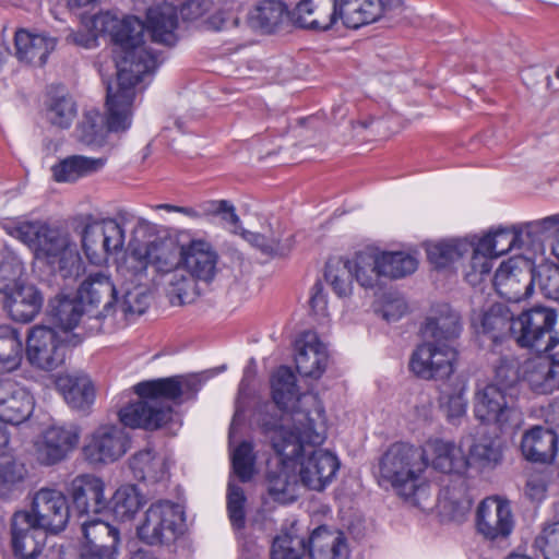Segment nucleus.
<instances>
[{
  "instance_id": "nucleus-54",
  "label": "nucleus",
  "mask_w": 559,
  "mask_h": 559,
  "mask_svg": "<svg viewBox=\"0 0 559 559\" xmlns=\"http://www.w3.org/2000/svg\"><path fill=\"white\" fill-rule=\"evenodd\" d=\"M174 406L162 401L142 400V430L154 431L173 423Z\"/></svg>"
},
{
  "instance_id": "nucleus-34",
  "label": "nucleus",
  "mask_w": 559,
  "mask_h": 559,
  "mask_svg": "<svg viewBox=\"0 0 559 559\" xmlns=\"http://www.w3.org/2000/svg\"><path fill=\"white\" fill-rule=\"evenodd\" d=\"M197 381L183 376H173L142 381V400L182 403V396L190 391H197Z\"/></svg>"
},
{
  "instance_id": "nucleus-13",
  "label": "nucleus",
  "mask_w": 559,
  "mask_h": 559,
  "mask_svg": "<svg viewBox=\"0 0 559 559\" xmlns=\"http://www.w3.org/2000/svg\"><path fill=\"white\" fill-rule=\"evenodd\" d=\"M31 519L48 533L63 531L70 518L67 497L57 489L41 488L35 492L31 510Z\"/></svg>"
},
{
  "instance_id": "nucleus-58",
  "label": "nucleus",
  "mask_w": 559,
  "mask_h": 559,
  "mask_svg": "<svg viewBox=\"0 0 559 559\" xmlns=\"http://www.w3.org/2000/svg\"><path fill=\"white\" fill-rule=\"evenodd\" d=\"M255 454L250 441H241L230 454L233 473L241 483H248L254 475Z\"/></svg>"
},
{
  "instance_id": "nucleus-59",
  "label": "nucleus",
  "mask_w": 559,
  "mask_h": 559,
  "mask_svg": "<svg viewBox=\"0 0 559 559\" xmlns=\"http://www.w3.org/2000/svg\"><path fill=\"white\" fill-rule=\"evenodd\" d=\"M247 497L243 489L231 479L228 481L226 495V508L231 527L242 531L246 527Z\"/></svg>"
},
{
  "instance_id": "nucleus-20",
  "label": "nucleus",
  "mask_w": 559,
  "mask_h": 559,
  "mask_svg": "<svg viewBox=\"0 0 559 559\" xmlns=\"http://www.w3.org/2000/svg\"><path fill=\"white\" fill-rule=\"evenodd\" d=\"M104 490V481L93 475H80L70 483L68 492L79 516L98 515L108 509Z\"/></svg>"
},
{
  "instance_id": "nucleus-56",
  "label": "nucleus",
  "mask_w": 559,
  "mask_h": 559,
  "mask_svg": "<svg viewBox=\"0 0 559 559\" xmlns=\"http://www.w3.org/2000/svg\"><path fill=\"white\" fill-rule=\"evenodd\" d=\"M23 274V264L20 259L11 251L5 250L0 253V293L7 296L24 285L21 280Z\"/></svg>"
},
{
  "instance_id": "nucleus-15",
  "label": "nucleus",
  "mask_w": 559,
  "mask_h": 559,
  "mask_svg": "<svg viewBox=\"0 0 559 559\" xmlns=\"http://www.w3.org/2000/svg\"><path fill=\"white\" fill-rule=\"evenodd\" d=\"M80 432L73 425L47 428L35 443L38 462L50 466L63 461L78 445Z\"/></svg>"
},
{
  "instance_id": "nucleus-21",
  "label": "nucleus",
  "mask_w": 559,
  "mask_h": 559,
  "mask_svg": "<svg viewBox=\"0 0 559 559\" xmlns=\"http://www.w3.org/2000/svg\"><path fill=\"white\" fill-rule=\"evenodd\" d=\"M295 364L298 373L305 378L319 379L328 366V350L316 332L306 331L295 343Z\"/></svg>"
},
{
  "instance_id": "nucleus-8",
  "label": "nucleus",
  "mask_w": 559,
  "mask_h": 559,
  "mask_svg": "<svg viewBox=\"0 0 559 559\" xmlns=\"http://www.w3.org/2000/svg\"><path fill=\"white\" fill-rule=\"evenodd\" d=\"M181 507L169 500H159L145 511L142 520V543L150 546H168L181 534L183 522Z\"/></svg>"
},
{
  "instance_id": "nucleus-12",
  "label": "nucleus",
  "mask_w": 559,
  "mask_h": 559,
  "mask_svg": "<svg viewBox=\"0 0 559 559\" xmlns=\"http://www.w3.org/2000/svg\"><path fill=\"white\" fill-rule=\"evenodd\" d=\"M117 272L123 280V298L120 304L126 321L135 322L140 314V249L130 242L128 248L114 255Z\"/></svg>"
},
{
  "instance_id": "nucleus-48",
  "label": "nucleus",
  "mask_w": 559,
  "mask_h": 559,
  "mask_svg": "<svg viewBox=\"0 0 559 559\" xmlns=\"http://www.w3.org/2000/svg\"><path fill=\"white\" fill-rule=\"evenodd\" d=\"M519 275H522L521 271L516 273L510 262H502L492 280L497 293L508 300L513 301H519L527 297L533 283H531L530 278L523 289L519 288Z\"/></svg>"
},
{
  "instance_id": "nucleus-61",
  "label": "nucleus",
  "mask_w": 559,
  "mask_h": 559,
  "mask_svg": "<svg viewBox=\"0 0 559 559\" xmlns=\"http://www.w3.org/2000/svg\"><path fill=\"white\" fill-rule=\"evenodd\" d=\"M307 554V538L290 534L278 535L274 538L271 559H302Z\"/></svg>"
},
{
  "instance_id": "nucleus-1",
  "label": "nucleus",
  "mask_w": 559,
  "mask_h": 559,
  "mask_svg": "<svg viewBox=\"0 0 559 559\" xmlns=\"http://www.w3.org/2000/svg\"><path fill=\"white\" fill-rule=\"evenodd\" d=\"M96 27L112 33V38L119 46L117 50V83H106V118L98 110L84 112L79 122L76 139L86 145H102L108 132H123L131 126L132 105L136 95L135 87L140 82L139 71V38L122 35L117 27L126 29L111 16L105 14L96 19Z\"/></svg>"
},
{
  "instance_id": "nucleus-49",
  "label": "nucleus",
  "mask_w": 559,
  "mask_h": 559,
  "mask_svg": "<svg viewBox=\"0 0 559 559\" xmlns=\"http://www.w3.org/2000/svg\"><path fill=\"white\" fill-rule=\"evenodd\" d=\"M354 278L364 288H374L384 274L380 254L373 251H360L352 261Z\"/></svg>"
},
{
  "instance_id": "nucleus-63",
  "label": "nucleus",
  "mask_w": 559,
  "mask_h": 559,
  "mask_svg": "<svg viewBox=\"0 0 559 559\" xmlns=\"http://www.w3.org/2000/svg\"><path fill=\"white\" fill-rule=\"evenodd\" d=\"M520 381L519 361L513 356L500 357L496 368L495 377L489 385H498L503 391L516 396Z\"/></svg>"
},
{
  "instance_id": "nucleus-64",
  "label": "nucleus",
  "mask_w": 559,
  "mask_h": 559,
  "mask_svg": "<svg viewBox=\"0 0 559 559\" xmlns=\"http://www.w3.org/2000/svg\"><path fill=\"white\" fill-rule=\"evenodd\" d=\"M548 374L544 358L539 357L526 364L524 380L536 394H551L555 392V386Z\"/></svg>"
},
{
  "instance_id": "nucleus-46",
  "label": "nucleus",
  "mask_w": 559,
  "mask_h": 559,
  "mask_svg": "<svg viewBox=\"0 0 559 559\" xmlns=\"http://www.w3.org/2000/svg\"><path fill=\"white\" fill-rule=\"evenodd\" d=\"M443 508L454 521H462L471 511L473 497L471 496L466 480L461 476L453 480L441 491Z\"/></svg>"
},
{
  "instance_id": "nucleus-16",
  "label": "nucleus",
  "mask_w": 559,
  "mask_h": 559,
  "mask_svg": "<svg viewBox=\"0 0 559 559\" xmlns=\"http://www.w3.org/2000/svg\"><path fill=\"white\" fill-rule=\"evenodd\" d=\"M178 26L177 7L164 1L146 10L145 20H142V34L145 32L153 43L171 48L179 40Z\"/></svg>"
},
{
  "instance_id": "nucleus-26",
  "label": "nucleus",
  "mask_w": 559,
  "mask_h": 559,
  "mask_svg": "<svg viewBox=\"0 0 559 559\" xmlns=\"http://www.w3.org/2000/svg\"><path fill=\"white\" fill-rule=\"evenodd\" d=\"M109 15L114 20H117L118 22H121V24L126 25V29L122 27H117L118 31H121L120 33L122 35L138 37L140 39V32L136 31V27L140 26V19L135 15H122L119 16L110 11L100 12L98 14H95L92 19V31H70L69 34L66 36V41L71 45H75L85 49H92L97 47L98 45V35H108L110 37V41L114 45V58L115 63L117 64V50L119 46L112 38V33L107 31H102L100 28L96 27V19H98L102 15ZM138 52L140 53V46L138 47Z\"/></svg>"
},
{
  "instance_id": "nucleus-18",
  "label": "nucleus",
  "mask_w": 559,
  "mask_h": 559,
  "mask_svg": "<svg viewBox=\"0 0 559 559\" xmlns=\"http://www.w3.org/2000/svg\"><path fill=\"white\" fill-rule=\"evenodd\" d=\"M47 534L31 519L27 510L16 511L11 519V545L14 556L20 559H33L43 549Z\"/></svg>"
},
{
  "instance_id": "nucleus-23",
  "label": "nucleus",
  "mask_w": 559,
  "mask_h": 559,
  "mask_svg": "<svg viewBox=\"0 0 559 559\" xmlns=\"http://www.w3.org/2000/svg\"><path fill=\"white\" fill-rule=\"evenodd\" d=\"M340 468L336 455L323 449L313 450L300 462V481L309 489L323 490Z\"/></svg>"
},
{
  "instance_id": "nucleus-25",
  "label": "nucleus",
  "mask_w": 559,
  "mask_h": 559,
  "mask_svg": "<svg viewBox=\"0 0 559 559\" xmlns=\"http://www.w3.org/2000/svg\"><path fill=\"white\" fill-rule=\"evenodd\" d=\"M462 330L461 317L449 305H439L423 325L420 332L425 341L438 345H453Z\"/></svg>"
},
{
  "instance_id": "nucleus-29",
  "label": "nucleus",
  "mask_w": 559,
  "mask_h": 559,
  "mask_svg": "<svg viewBox=\"0 0 559 559\" xmlns=\"http://www.w3.org/2000/svg\"><path fill=\"white\" fill-rule=\"evenodd\" d=\"M273 402L280 409H308L306 406L316 403L312 396L301 394L297 386L294 372L286 366H281L271 378Z\"/></svg>"
},
{
  "instance_id": "nucleus-38",
  "label": "nucleus",
  "mask_w": 559,
  "mask_h": 559,
  "mask_svg": "<svg viewBox=\"0 0 559 559\" xmlns=\"http://www.w3.org/2000/svg\"><path fill=\"white\" fill-rule=\"evenodd\" d=\"M425 454L430 456L435 469L445 474H463L467 469L463 450L453 441L436 439L427 444Z\"/></svg>"
},
{
  "instance_id": "nucleus-19",
  "label": "nucleus",
  "mask_w": 559,
  "mask_h": 559,
  "mask_svg": "<svg viewBox=\"0 0 559 559\" xmlns=\"http://www.w3.org/2000/svg\"><path fill=\"white\" fill-rule=\"evenodd\" d=\"M290 20L301 28L331 29L341 20V0H300L290 11Z\"/></svg>"
},
{
  "instance_id": "nucleus-53",
  "label": "nucleus",
  "mask_w": 559,
  "mask_h": 559,
  "mask_svg": "<svg viewBox=\"0 0 559 559\" xmlns=\"http://www.w3.org/2000/svg\"><path fill=\"white\" fill-rule=\"evenodd\" d=\"M109 504H111V511L118 521H131L140 509V491L135 485L121 486L114 493Z\"/></svg>"
},
{
  "instance_id": "nucleus-51",
  "label": "nucleus",
  "mask_w": 559,
  "mask_h": 559,
  "mask_svg": "<svg viewBox=\"0 0 559 559\" xmlns=\"http://www.w3.org/2000/svg\"><path fill=\"white\" fill-rule=\"evenodd\" d=\"M324 278L338 297H347L353 290V265L350 260L331 258L325 264Z\"/></svg>"
},
{
  "instance_id": "nucleus-11",
  "label": "nucleus",
  "mask_w": 559,
  "mask_h": 559,
  "mask_svg": "<svg viewBox=\"0 0 559 559\" xmlns=\"http://www.w3.org/2000/svg\"><path fill=\"white\" fill-rule=\"evenodd\" d=\"M131 447V437L114 424L98 426L87 438L83 455L91 464H108L123 456Z\"/></svg>"
},
{
  "instance_id": "nucleus-47",
  "label": "nucleus",
  "mask_w": 559,
  "mask_h": 559,
  "mask_svg": "<svg viewBox=\"0 0 559 559\" xmlns=\"http://www.w3.org/2000/svg\"><path fill=\"white\" fill-rule=\"evenodd\" d=\"M23 343L19 331L0 326V374L16 370L22 362Z\"/></svg>"
},
{
  "instance_id": "nucleus-42",
  "label": "nucleus",
  "mask_w": 559,
  "mask_h": 559,
  "mask_svg": "<svg viewBox=\"0 0 559 559\" xmlns=\"http://www.w3.org/2000/svg\"><path fill=\"white\" fill-rule=\"evenodd\" d=\"M480 249H485L493 259L503 255L512 249L525 248L524 236L520 224L511 228L500 227L481 238L476 236Z\"/></svg>"
},
{
  "instance_id": "nucleus-50",
  "label": "nucleus",
  "mask_w": 559,
  "mask_h": 559,
  "mask_svg": "<svg viewBox=\"0 0 559 559\" xmlns=\"http://www.w3.org/2000/svg\"><path fill=\"white\" fill-rule=\"evenodd\" d=\"M27 469L21 461L14 456L0 454V497L9 498L22 489Z\"/></svg>"
},
{
  "instance_id": "nucleus-7",
  "label": "nucleus",
  "mask_w": 559,
  "mask_h": 559,
  "mask_svg": "<svg viewBox=\"0 0 559 559\" xmlns=\"http://www.w3.org/2000/svg\"><path fill=\"white\" fill-rule=\"evenodd\" d=\"M476 532L493 547H507L514 528L510 502L499 496L480 501L475 514Z\"/></svg>"
},
{
  "instance_id": "nucleus-35",
  "label": "nucleus",
  "mask_w": 559,
  "mask_h": 559,
  "mask_svg": "<svg viewBox=\"0 0 559 559\" xmlns=\"http://www.w3.org/2000/svg\"><path fill=\"white\" fill-rule=\"evenodd\" d=\"M56 44L55 37L24 28L16 31L14 36L16 58L22 62L38 67L46 63L48 56L55 50Z\"/></svg>"
},
{
  "instance_id": "nucleus-31",
  "label": "nucleus",
  "mask_w": 559,
  "mask_h": 559,
  "mask_svg": "<svg viewBox=\"0 0 559 559\" xmlns=\"http://www.w3.org/2000/svg\"><path fill=\"white\" fill-rule=\"evenodd\" d=\"M116 288L110 277L104 272L90 274L80 285L76 296L82 305L90 311L97 308L102 301L103 310L99 314L106 317L110 313L116 298Z\"/></svg>"
},
{
  "instance_id": "nucleus-40",
  "label": "nucleus",
  "mask_w": 559,
  "mask_h": 559,
  "mask_svg": "<svg viewBox=\"0 0 559 559\" xmlns=\"http://www.w3.org/2000/svg\"><path fill=\"white\" fill-rule=\"evenodd\" d=\"M502 461V448L498 438L481 435L477 437L469 447L466 456L467 468L478 471H490L496 468Z\"/></svg>"
},
{
  "instance_id": "nucleus-62",
  "label": "nucleus",
  "mask_w": 559,
  "mask_h": 559,
  "mask_svg": "<svg viewBox=\"0 0 559 559\" xmlns=\"http://www.w3.org/2000/svg\"><path fill=\"white\" fill-rule=\"evenodd\" d=\"M380 260L384 277L401 278L417 269V260L404 252H382Z\"/></svg>"
},
{
  "instance_id": "nucleus-41",
  "label": "nucleus",
  "mask_w": 559,
  "mask_h": 559,
  "mask_svg": "<svg viewBox=\"0 0 559 559\" xmlns=\"http://www.w3.org/2000/svg\"><path fill=\"white\" fill-rule=\"evenodd\" d=\"M86 312L90 310L82 305L76 295L74 297L57 295L48 304L50 320L64 331L74 329Z\"/></svg>"
},
{
  "instance_id": "nucleus-5",
  "label": "nucleus",
  "mask_w": 559,
  "mask_h": 559,
  "mask_svg": "<svg viewBox=\"0 0 559 559\" xmlns=\"http://www.w3.org/2000/svg\"><path fill=\"white\" fill-rule=\"evenodd\" d=\"M187 231H174L164 226L152 224L142 218V237L147 238L145 252V272L148 267L159 278L181 265Z\"/></svg>"
},
{
  "instance_id": "nucleus-45",
  "label": "nucleus",
  "mask_w": 559,
  "mask_h": 559,
  "mask_svg": "<svg viewBox=\"0 0 559 559\" xmlns=\"http://www.w3.org/2000/svg\"><path fill=\"white\" fill-rule=\"evenodd\" d=\"M471 250L472 242L469 237H465L429 245L426 252L429 262L435 269H444L464 255L469 254Z\"/></svg>"
},
{
  "instance_id": "nucleus-60",
  "label": "nucleus",
  "mask_w": 559,
  "mask_h": 559,
  "mask_svg": "<svg viewBox=\"0 0 559 559\" xmlns=\"http://www.w3.org/2000/svg\"><path fill=\"white\" fill-rule=\"evenodd\" d=\"M531 283L538 285L545 297L559 300V266L542 263L532 269Z\"/></svg>"
},
{
  "instance_id": "nucleus-9",
  "label": "nucleus",
  "mask_w": 559,
  "mask_h": 559,
  "mask_svg": "<svg viewBox=\"0 0 559 559\" xmlns=\"http://www.w3.org/2000/svg\"><path fill=\"white\" fill-rule=\"evenodd\" d=\"M81 242L88 262L100 266L121 252L124 231L115 219L93 221L85 224Z\"/></svg>"
},
{
  "instance_id": "nucleus-55",
  "label": "nucleus",
  "mask_w": 559,
  "mask_h": 559,
  "mask_svg": "<svg viewBox=\"0 0 559 559\" xmlns=\"http://www.w3.org/2000/svg\"><path fill=\"white\" fill-rule=\"evenodd\" d=\"M119 423L124 428H140V383L132 386L131 391L122 392L115 405Z\"/></svg>"
},
{
  "instance_id": "nucleus-37",
  "label": "nucleus",
  "mask_w": 559,
  "mask_h": 559,
  "mask_svg": "<svg viewBox=\"0 0 559 559\" xmlns=\"http://www.w3.org/2000/svg\"><path fill=\"white\" fill-rule=\"evenodd\" d=\"M4 307L14 321L31 322L40 311L44 297L31 284H24L4 296Z\"/></svg>"
},
{
  "instance_id": "nucleus-52",
  "label": "nucleus",
  "mask_w": 559,
  "mask_h": 559,
  "mask_svg": "<svg viewBox=\"0 0 559 559\" xmlns=\"http://www.w3.org/2000/svg\"><path fill=\"white\" fill-rule=\"evenodd\" d=\"M524 236L525 248L535 249L540 247L543 242L549 238L554 239L559 234V213L546 216L540 219L520 224Z\"/></svg>"
},
{
  "instance_id": "nucleus-3",
  "label": "nucleus",
  "mask_w": 559,
  "mask_h": 559,
  "mask_svg": "<svg viewBox=\"0 0 559 559\" xmlns=\"http://www.w3.org/2000/svg\"><path fill=\"white\" fill-rule=\"evenodd\" d=\"M8 233L26 245L34 257L46 263L63 280L75 281L82 270L78 245L68 231L40 221H24L8 228Z\"/></svg>"
},
{
  "instance_id": "nucleus-2",
  "label": "nucleus",
  "mask_w": 559,
  "mask_h": 559,
  "mask_svg": "<svg viewBox=\"0 0 559 559\" xmlns=\"http://www.w3.org/2000/svg\"><path fill=\"white\" fill-rule=\"evenodd\" d=\"M322 411L316 408L283 411L266 403L257 413V424L262 435L270 439L283 463L298 460L305 444L318 445L325 439Z\"/></svg>"
},
{
  "instance_id": "nucleus-17",
  "label": "nucleus",
  "mask_w": 559,
  "mask_h": 559,
  "mask_svg": "<svg viewBox=\"0 0 559 559\" xmlns=\"http://www.w3.org/2000/svg\"><path fill=\"white\" fill-rule=\"evenodd\" d=\"M81 526L85 539L81 559H116L118 528L98 519L83 521Z\"/></svg>"
},
{
  "instance_id": "nucleus-14",
  "label": "nucleus",
  "mask_w": 559,
  "mask_h": 559,
  "mask_svg": "<svg viewBox=\"0 0 559 559\" xmlns=\"http://www.w3.org/2000/svg\"><path fill=\"white\" fill-rule=\"evenodd\" d=\"M67 345L56 332L47 326L31 329L26 341V356L29 364L38 369L50 371L64 362Z\"/></svg>"
},
{
  "instance_id": "nucleus-6",
  "label": "nucleus",
  "mask_w": 559,
  "mask_h": 559,
  "mask_svg": "<svg viewBox=\"0 0 559 559\" xmlns=\"http://www.w3.org/2000/svg\"><path fill=\"white\" fill-rule=\"evenodd\" d=\"M557 321L556 310L536 306L515 317L512 340L522 348L546 352L557 341L551 331Z\"/></svg>"
},
{
  "instance_id": "nucleus-44",
  "label": "nucleus",
  "mask_w": 559,
  "mask_h": 559,
  "mask_svg": "<svg viewBox=\"0 0 559 559\" xmlns=\"http://www.w3.org/2000/svg\"><path fill=\"white\" fill-rule=\"evenodd\" d=\"M105 165L103 158L72 155L60 160L51 168L52 177L58 182H73L100 170Z\"/></svg>"
},
{
  "instance_id": "nucleus-43",
  "label": "nucleus",
  "mask_w": 559,
  "mask_h": 559,
  "mask_svg": "<svg viewBox=\"0 0 559 559\" xmlns=\"http://www.w3.org/2000/svg\"><path fill=\"white\" fill-rule=\"evenodd\" d=\"M290 19V11L281 0H263L248 14V23L252 28L271 34L282 24L284 17Z\"/></svg>"
},
{
  "instance_id": "nucleus-24",
  "label": "nucleus",
  "mask_w": 559,
  "mask_h": 559,
  "mask_svg": "<svg viewBox=\"0 0 559 559\" xmlns=\"http://www.w3.org/2000/svg\"><path fill=\"white\" fill-rule=\"evenodd\" d=\"M218 254L204 239H193L187 235L181 265L195 278L211 282L217 271Z\"/></svg>"
},
{
  "instance_id": "nucleus-4",
  "label": "nucleus",
  "mask_w": 559,
  "mask_h": 559,
  "mask_svg": "<svg viewBox=\"0 0 559 559\" xmlns=\"http://www.w3.org/2000/svg\"><path fill=\"white\" fill-rule=\"evenodd\" d=\"M427 465L425 451L395 442L379 457L376 475L381 487L390 486L405 501L418 506L428 488L420 480Z\"/></svg>"
},
{
  "instance_id": "nucleus-10",
  "label": "nucleus",
  "mask_w": 559,
  "mask_h": 559,
  "mask_svg": "<svg viewBox=\"0 0 559 559\" xmlns=\"http://www.w3.org/2000/svg\"><path fill=\"white\" fill-rule=\"evenodd\" d=\"M457 352L453 345H438L424 341L412 353L409 371L423 380H448L454 372Z\"/></svg>"
},
{
  "instance_id": "nucleus-30",
  "label": "nucleus",
  "mask_w": 559,
  "mask_h": 559,
  "mask_svg": "<svg viewBox=\"0 0 559 559\" xmlns=\"http://www.w3.org/2000/svg\"><path fill=\"white\" fill-rule=\"evenodd\" d=\"M515 316L504 304L491 305L480 318V334L490 341L495 350L512 340Z\"/></svg>"
},
{
  "instance_id": "nucleus-33",
  "label": "nucleus",
  "mask_w": 559,
  "mask_h": 559,
  "mask_svg": "<svg viewBox=\"0 0 559 559\" xmlns=\"http://www.w3.org/2000/svg\"><path fill=\"white\" fill-rule=\"evenodd\" d=\"M307 554L310 559H348L349 549L342 532L321 525L307 538Z\"/></svg>"
},
{
  "instance_id": "nucleus-27",
  "label": "nucleus",
  "mask_w": 559,
  "mask_h": 559,
  "mask_svg": "<svg viewBox=\"0 0 559 559\" xmlns=\"http://www.w3.org/2000/svg\"><path fill=\"white\" fill-rule=\"evenodd\" d=\"M56 388L74 411L87 414L95 402V388L90 377L81 371L60 374Z\"/></svg>"
},
{
  "instance_id": "nucleus-28",
  "label": "nucleus",
  "mask_w": 559,
  "mask_h": 559,
  "mask_svg": "<svg viewBox=\"0 0 559 559\" xmlns=\"http://www.w3.org/2000/svg\"><path fill=\"white\" fill-rule=\"evenodd\" d=\"M515 399L498 385L486 384L475 394L474 412L483 423L503 424L508 420L510 403Z\"/></svg>"
},
{
  "instance_id": "nucleus-32",
  "label": "nucleus",
  "mask_w": 559,
  "mask_h": 559,
  "mask_svg": "<svg viewBox=\"0 0 559 559\" xmlns=\"http://www.w3.org/2000/svg\"><path fill=\"white\" fill-rule=\"evenodd\" d=\"M152 281L154 287L156 289L160 288L173 306L191 304L199 295L198 278L182 265Z\"/></svg>"
},
{
  "instance_id": "nucleus-36",
  "label": "nucleus",
  "mask_w": 559,
  "mask_h": 559,
  "mask_svg": "<svg viewBox=\"0 0 559 559\" xmlns=\"http://www.w3.org/2000/svg\"><path fill=\"white\" fill-rule=\"evenodd\" d=\"M559 438L552 429L535 426L526 431L521 441V451L527 461L551 463L558 451Z\"/></svg>"
},
{
  "instance_id": "nucleus-57",
  "label": "nucleus",
  "mask_w": 559,
  "mask_h": 559,
  "mask_svg": "<svg viewBox=\"0 0 559 559\" xmlns=\"http://www.w3.org/2000/svg\"><path fill=\"white\" fill-rule=\"evenodd\" d=\"M469 241L472 242V250L469 251L472 258L469 270L465 273V280L471 285L476 286L490 275L493 258L485 249H480L476 236L469 237Z\"/></svg>"
},
{
  "instance_id": "nucleus-22",
  "label": "nucleus",
  "mask_w": 559,
  "mask_h": 559,
  "mask_svg": "<svg viewBox=\"0 0 559 559\" xmlns=\"http://www.w3.org/2000/svg\"><path fill=\"white\" fill-rule=\"evenodd\" d=\"M34 411V399L17 382L0 380V421L20 425L27 420Z\"/></svg>"
},
{
  "instance_id": "nucleus-39",
  "label": "nucleus",
  "mask_w": 559,
  "mask_h": 559,
  "mask_svg": "<svg viewBox=\"0 0 559 559\" xmlns=\"http://www.w3.org/2000/svg\"><path fill=\"white\" fill-rule=\"evenodd\" d=\"M383 16L381 0H341V20L347 28L357 29Z\"/></svg>"
}]
</instances>
